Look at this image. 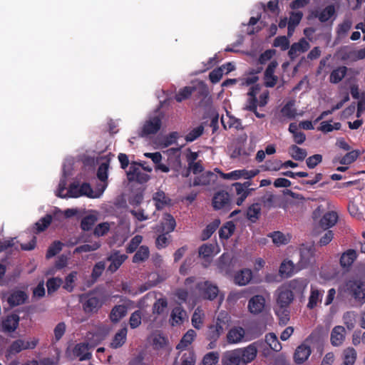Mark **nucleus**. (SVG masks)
Masks as SVG:
<instances>
[{
    "instance_id": "nucleus-1",
    "label": "nucleus",
    "mask_w": 365,
    "mask_h": 365,
    "mask_svg": "<svg viewBox=\"0 0 365 365\" xmlns=\"http://www.w3.org/2000/svg\"><path fill=\"white\" fill-rule=\"evenodd\" d=\"M346 291L356 302L361 304L365 302V282L361 279H351L346 282Z\"/></svg>"
},
{
    "instance_id": "nucleus-2",
    "label": "nucleus",
    "mask_w": 365,
    "mask_h": 365,
    "mask_svg": "<svg viewBox=\"0 0 365 365\" xmlns=\"http://www.w3.org/2000/svg\"><path fill=\"white\" fill-rule=\"evenodd\" d=\"M227 321V319L225 321L224 319L221 318L220 316H218L215 323L210 324L207 327L205 336L206 339L210 341V349L214 347V346H212V344L215 343L220 338V335L223 333Z\"/></svg>"
},
{
    "instance_id": "nucleus-3",
    "label": "nucleus",
    "mask_w": 365,
    "mask_h": 365,
    "mask_svg": "<svg viewBox=\"0 0 365 365\" xmlns=\"http://www.w3.org/2000/svg\"><path fill=\"white\" fill-rule=\"evenodd\" d=\"M196 290L200 297L210 301L216 299L219 293L218 287L208 280L197 282Z\"/></svg>"
},
{
    "instance_id": "nucleus-4",
    "label": "nucleus",
    "mask_w": 365,
    "mask_h": 365,
    "mask_svg": "<svg viewBox=\"0 0 365 365\" xmlns=\"http://www.w3.org/2000/svg\"><path fill=\"white\" fill-rule=\"evenodd\" d=\"M299 255L298 269L307 268L315 262V248L313 245H302L299 249Z\"/></svg>"
},
{
    "instance_id": "nucleus-5",
    "label": "nucleus",
    "mask_w": 365,
    "mask_h": 365,
    "mask_svg": "<svg viewBox=\"0 0 365 365\" xmlns=\"http://www.w3.org/2000/svg\"><path fill=\"white\" fill-rule=\"evenodd\" d=\"M38 343L37 339H34L31 341H25L23 339H16L14 341L11 345L7 348L6 351V357L16 355L23 350L34 349L36 348Z\"/></svg>"
},
{
    "instance_id": "nucleus-6",
    "label": "nucleus",
    "mask_w": 365,
    "mask_h": 365,
    "mask_svg": "<svg viewBox=\"0 0 365 365\" xmlns=\"http://www.w3.org/2000/svg\"><path fill=\"white\" fill-rule=\"evenodd\" d=\"M162 126V119L158 115L150 117L146 120L139 133L140 137H148L156 134Z\"/></svg>"
},
{
    "instance_id": "nucleus-7",
    "label": "nucleus",
    "mask_w": 365,
    "mask_h": 365,
    "mask_svg": "<svg viewBox=\"0 0 365 365\" xmlns=\"http://www.w3.org/2000/svg\"><path fill=\"white\" fill-rule=\"evenodd\" d=\"M83 310L87 314H93L98 312L101 308L103 303L101 299L90 293L88 294L84 299H81Z\"/></svg>"
},
{
    "instance_id": "nucleus-8",
    "label": "nucleus",
    "mask_w": 365,
    "mask_h": 365,
    "mask_svg": "<svg viewBox=\"0 0 365 365\" xmlns=\"http://www.w3.org/2000/svg\"><path fill=\"white\" fill-rule=\"evenodd\" d=\"M247 310L252 315H259L266 310V299L262 294L252 296L247 303Z\"/></svg>"
},
{
    "instance_id": "nucleus-9",
    "label": "nucleus",
    "mask_w": 365,
    "mask_h": 365,
    "mask_svg": "<svg viewBox=\"0 0 365 365\" xmlns=\"http://www.w3.org/2000/svg\"><path fill=\"white\" fill-rule=\"evenodd\" d=\"M140 164L133 162L130 164L128 171H127V178L130 182H138L139 183H145L150 179V176L142 172L140 168Z\"/></svg>"
},
{
    "instance_id": "nucleus-10",
    "label": "nucleus",
    "mask_w": 365,
    "mask_h": 365,
    "mask_svg": "<svg viewBox=\"0 0 365 365\" xmlns=\"http://www.w3.org/2000/svg\"><path fill=\"white\" fill-rule=\"evenodd\" d=\"M212 204L213 208L216 210L221 209L230 210L231 200L229 193L225 190L217 192L212 197Z\"/></svg>"
},
{
    "instance_id": "nucleus-11",
    "label": "nucleus",
    "mask_w": 365,
    "mask_h": 365,
    "mask_svg": "<svg viewBox=\"0 0 365 365\" xmlns=\"http://www.w3.org/2000/svg\"><path fill=\"white\" fill-rule=\"evenodd\" d=\"M308 283L309 282L307 279L296 278L289 281L285 286L290 290L294 297H302Z\"/></svg>"
},
{
    "instance_id": "nucleus-12",
    "label": "nucleus",
    "mask_w": 365,
    "mask_h": 365,
    "mask_svg": "<svg viewBox=\"0 0 365 365\" xmlns=\"http://www.w3.org/2000/svg\"><path fill=\"white\" fill-rule=\"evenodd\" d=\"M128 256L125 254H120V251H113L108 257L107 260L110 262L108 270L113 273L116 272L122 264L126 260Z\"/></svg>"
},
{
    "instance_id": "nucleus-13",
    "label": "nucleus",
    "mask_w": 365,
    "mask_h": 365,
    "mask_svg": "<svg viewBox=\"0 0 365 365\" xmlns=\"http://www.w3.org/2000/svg\"><path fill=\"white\" fill-rule=\"evenodd\" d=\"M312 353L311 347L306 341L299 345L294 354V361L297 364H302L306 361Z\"/></svg>"
},
{
    "instance_id": "nucleus-14",
    "label": "nucleus",
    "mask_w": 365,
    "mask_h": 365,
    "mask_svg": "<svg viewBox=\"0 0 365 365\" xmlns=\"http://www.w3.org/2000/svg\"><path fill=\"white\" fill-rule=\"evenodd\" d=\"M277 304L279 307H289L294 300V296L286 286L280 287L277 291Z\"/></svg>"
},
{
    "instance_id": "nucleus-15",
    "label": "nucleus",
    "mask_w": 365,
    "mask_h": 365,
    "mask_svg": "<svg viewBox=\"0 0 365 365\" xmlns=\"http://www.w3.org/2000/svg\"><path fill=\"white\" fill-rule=\"evenodd\" d=\"M241 361L248 364L252 361L257 356V349L255 344H250L244 349H237Z\"/></svg>"
},
{
    "instance_id": "nucleus-16",
    "label": "nucleus",
    "mask_w": 365,
    "mask_h": 365,
    "mask_svg": "<svg viewBox=\"0 0 365 365\" xmlns=\"http://www.w3.org/2000/svg\"><path fill=\"white\" fill-rule=\"evenodd\" d=\"M346 337V330L342 326H336L331 332L330 341L334 346H341Z\"/></svg>"
},
{
    "instance_id": "nucleus-17",
    "label": "nucleus",
    "mask_w": 365,
    "mask_h": 365,
    "mask_svg": "<svg viewBox=\"0 0 365 365\" xmlns=\"http://www.w3.org/2000/svg\"><path fill=\"white\" fill-rule=\"evenodd\" d=\"M336 9L334 5H328L322 11L315 10L312 12V16L317 18L321 23H325L335 15Z\"/></svg>"
},
{
    "instance_id": "nucleus-18",
    "label": "nucleus",
    "mask_w": 365,
    "mask_h": 365,
    "mask_svg": "<svg viewBox=\"0 0 365 365\" xmlns=\"http://www.w3.org/2000/svg\"><path fill=\"white\" fill-rule=\"evenodd\" d=\"M27 299L28 295L24 291L16 290L9 295L7 302L10 307H14L24 304Z\"/></svg>"
},
{
    "instance_id": "nucleus-19",
    "label": "nucleus",
    "mask_w": 365,
    "mask_h": 365,
    "mask_svg": "<svg viewBox=\"0 0 365 365\" xmlns=\"http://www.w3.org/2000/svg\"><path fill=\"white\" fill-rule=\"evenodd\" d=\"M309 47L310 45L309 42L302 38L298 42L294 43L291 46L288 51V56L292 60H293L298 56L299 52H305L309 48Z\"/></svg>"
},
{
    "instance_id": "nucleus-20",
    "label": "nucleus",
    "mask_w": 365,
    "mask_h": 365,
    "mask_svg": "<svg viewBox=\"0 0 365 365\" xmlns=\"http://www.w3.org/2000/svg\"><path fill=\"white\" fill-rule=\"evenodd\" d=\"M73 354L80 361L90 359L92 356L91 353L89 352V345L85 342L77 344L73 349Z\"/></svg>"
},
{
    "instance_id": "nucleus-21",
    "label": "nucleus",
    "mask_w": 365,
    "mask_h": 365,
    "mask_svg": "<svg viewBox=\"0 0 365 365\" xmlns=\"http://www.w3.org/2000/svg\"><path fill=\"white\" fill-rule=\"evenodd\" d=\"M19 323V317L16 314H12L6 316V317L2 321V329L5 332H13L14 331Z\"/></svg>"
},
{
    "instance_id": "nucleus-22",
    "label": "nucleus",
    "mask_w": 365,
    "mask_h": 365,
    "mask_svg": "<svg viewBox=\"0 0 365 365\" xmlns=\"http://www.w3.org/2000/svg\"><path fill=\"white\" fill-rule=\"evenodd\" d=\"M303 17V13L302 11H291L289 12V18L288 21V31L287 36L291 37L296 27L299 24Z\"/></svg>"
},
{
    "instance_id": "nucleus-23",
    "label": "nucleus",
    "mask_w": 365,
    "mask_h": 365,
    "mask_svg": "<svg viewBox=\"0 0 365 365\" xmlns=\"http://www.w3.org/2000/svg\"><path fill=\"white\" fill-rule=\"evenodd\" d=\"M109 163V160L106 162L102 163L97 170V178L103 183L99 189V190H101V193H103L108 186L107 180Z\"/></svg>"
},
{
    "instance_id": "nucleus-24",
    "label": "nucleus",
    "mask_w": 365,
    "mask_h": 365,
    "mask_svg": "<svg viewBox=\"0 0 365 365\" xmlns=\"http://www.w3.org/2000/svg\"><path fill=\"white\" fill-rule=\"evenodd\" d=\"M295 264L289 259H284L279 266V272L282 277H290L298 271Z\"/></svg>"
},
{
    "instance_id": "nucleus-25",
    "label": "nucleus",
    "mask_w": 365,
    "mask_h": 365,
    "mask_svg": "<svg viewBox=\"0 0 365 365\" xmlns=\"http://www.w3.org/2000/svg\"><path fill=\"white\" fill-rule=\"evenodd\" d=\"M241 359L238 350L226 351L222 358V365H240Z\"/></svg>"
},
{
    "instance_id": "nucleus-26",
    "label": "nucleus",
    "mask_w": 365,
    "mask_h": 365,
    "mask_svg": "<svg viewBox=\"0 0 365 365\" xmlns=\"http://www.w3.org/2000/svg\"><path fill=\"white\" fill-rule=\"evenodd\" d=\"M217 178V175L211 171H207L200 175V176H197L194 178L193 185H208L212 182H215Z\"/></svg>"
},
{
    "instance_id": "nucleus-27",
    "label": "nucleus",
    "mask_w": 365,
    "mask_h": 365,
    "mask_svg": "<svg viewBox=\"0 0 365 365\" xmlns=\"http://www.w3.org/2000/svg\"><path fill=\"white\" fill-rule=\"evenodd\" d=\"M128 312V307L124 304L115 305L110 313L109 318L113 323L118 322Z\"/></svg>"
},
{
    "instance_id": "nucleus-28",
    "label": "nucleus",
    "mask_w": 365,
    "mask_h": 365,
    "mask_svg": "<svg viewBox=\"0 0 365 365\" xmlns=\"http://www.w3.org/2000/svg\"><path fill=\"white\" fill-rule=\"evenodd\" d=\"M252 278V272L250 269H243L237 272L234 277L235 284L240 286L247 284Z\"/></svg>"
},
{
    "instance_id": "nucleus-29",
    "label": "nucleus",
    "mask_w": 365,
    "mask_h": 365,
    "mask_svg": "<svg viewBox=\"0 0 365 365\" xmlns=\"http://www.w3.org/2000/svg\"><path fill=\"white\" fill-rule=\"evenodd\" d=\"M127 328L123 327L119 329L114 335L110 346L113 349H118L121 347L126 341Z\"/></svg>"
},
{
    "instance_id": "nucleus-30",
    "label": "nucleus",
    "mask_w": 365,
    "mask_h": 365,
    "mask_svg": "<svg viewBox=\"0 0 365 365\" xmlns=\"http://www.w3.org/2000/svg\"><path fill=\"white\" fill-rule=\"evenodd\" d=\"M245 334V329L242 327H234L231 329L227 334V341L230 344L239 343L244 338Z\"/></svg>"
},
{
    "instance_id": "nucleus-31",
    "label": "nucleus",
    "mask_w": 365,
    "mask_h": 365,
    "mask_svg": "<svg viewBox=\"0 0 365 365\" xmlns=\"http://www.w3.org/2000/svg\"><path fill=\"white\" fill-rule=\"evenodd\" d=\"M338 215L336 212L330 211L324 215L320 220V226L327 230L333 227L337 222Z\"/></svg>"
},
{
    "instance_id": "nucleus-32",
    "label": "nucleus",
    "mask_w": 365,
    "mask_h": 365,
    "mask_svg": "<svg viewBox=\"0 0 365 365\" xmlns=\"http://www.w3.org/2000/svg\"><path fill=\"white\" fill-rule=\"evenodd\" d=\"M348 68L345 66H341L334 68L330 73L329 82L337 84L345 77Z\"/></svg>"
},
{
    "instance_id": "nucleus-33",
    "label": "nucleus",
    "mask_w": 365,
    "mask_h": 365,
    "mask_svg": "<svg viewBox=\"0 0 365 365\" xmlns=\"http://www.w3.org/2000/svg\"><path fill=\"white\" fill-rule=\"evenodd\" d=\"M215 171L219 173L223 179L237 180L240 178H244L247 180V170L245 169L236 170L228 173L221 172L219 168H215Z\"/></svg>"
},
{
    "instance_id": "nucleus-34",
    "label": "nucleus",
    "mask_w": 365,
    "mask_h": 365,
    "mask_svg": "<svg viewBox=\"0 0 365 365\" xmlns=\"http://www.w3.org/2000/svg\"><path fill=\"white\" fill-rule=\"evenodd\" d=\"M196 336V332L193 329H189L182 337L176 346L177 349L184 350L192 344Z\"/></svg>"
},
{
    "instance_id": "nucleus-35",
    "label": "nucleus",
    "mask_w": 365,
    "mask_h": 365,
    "mask_svg": "<svg viewBox=\"0 0 365 365\" xmlns=\"http://www.w3.org/2000/svg\"><path fill=\"white\" fill-rule=\"evenodd\" d=\"M170 317L173 321V325L181 324L187 317V313L182 307L179 305L173 308Z\"/></svg>"
},
{
    "instance_id": "nucleus-36",
    "label": "nucleus",
    "mask_w": 365,
    "mask_h": 365,
    "mask_svg": "<svg viewBox=\"0 0 365 365\" xmlns=\"http://www.w3.org/2000/svg\"><path fill=\"white\" fill-rule=\"evenodd\" d=\"M153 199L155 202V207L158 210L163 209L166 205H169L170 202V200L162 190L156 192L154 194Z\"/></svg>"
},
{
    "instance_id": "nucleus-37",
    "label": "nucleus",
    "mask_w": 365,
    "mask_h": 365,
    "mask_svg": "<svg viewBox=\"0 0 365 365\" xmlns=\"http://www.w3.org/2000/svg\"><path fill=\"white\" fill-rule=\"evenodd\" d=\"M357 257L356 252L354 250H348L343 253L340 258V264L343 267H349Z\"/></svg>"
},
{
    "instance_id": "nucleus-38",
    "label": "nucleus",
    "mask_w": 365,
    "mask_h": 365,
    "mask_svg": "<svg viewBox=\"0 0 365 365\" xmlns=\"http://www.w3.org/2000/svg\"><path fill=\"white\" fill-rule=\"evenodd\" d=\"M233 186L235 188L236 194L239 196L237 199L236 204L237 205H241L245 200L250 195V192L254 189H245L243 185L240 182H235L233 184Z\"/></svg>"
},
{
    "instance_id": "nucleus-39",
    "label": "nucleus",
    "mask_w": 365,
    "mask_h": 365,
    "mask_svg": "<svg viewBox=\"0 0 365 365\" xmlns=\"http://www.w3.org/2000/svg\"><path fill=\"white\" fill-rule=\"evenodd\" d=\"M227 120L226 121L224 117L221 118V123L225 129L235 128L236 130H242L241 120L233 116L227 115Z\"/></svg>"
},
{
    "instance_id": "nucleus-40",
    "label": "nucleus",
    "mask_w": 365,
    "mask_h": 365,
    "mask_svg": "<svg viewBox=\"0 0 365 365\" xmlns=\"http://www.w3.org/2000/svg\"><path fill=\"white\" fill-rule=\"evenodd\" d=\"M164 221L162 222V232H166V234H169L173 232L176 226V222L175 218L169 213H166L163 217Z\"/></svg>"
},
{
    "instance_id": "nucleus-41",
    "label": "nucleus",
    "mask_w": 365,
    "mask_h": 365,
    "mask_svg": "<svg viewBox=\"0 0 365 365\" xmlns=\"http://www.w3.org/2000/svg\"><path fill=\"white\" fill-rule=\"evenodd\" d=\"M150 257L149 248L145 245L140 246L133 257V263H140L146 261Z\"/></svg>"
},
{
    "instance_id": "nucleus-42",
    "label": "nucleus",
    "mask_w": 365,
    "mask_h": 365,
    "mask_svg": "<svg viewBox=\"0 0 365 365\" xmlns=\"http://www.w3.org/2000/svg\"><path fill=\"white\" fill-rule=\"evenodd\" d=\"M363 152L359 150H350L339 160V162L341 165H350L355 162Z\"/></svg>"
},
{
    "instance_id": "nucleus-43",
    "label": "nucleus",
    "mask_w": 365,
    "mask_h": 365,
    "mask_svg": "<svg viewBox=\"0 0 365 365\" xmlns=\"http://www.w3.org/2000/svg\"><path fill=\"white\" fill-rule=\"evenodd\" d=\"M289 153L294 160L299 161L304 160L307 155L305 149L301 148L296 145H292L289 148Z\"/></svg>"
},
{
    "instance_id": "nucleus-44",
    "label": "nucleus",
    "mask_w": 365,
    "mask_h": 365,
    "mask_svg": "<svg viewBox=\"0 0 365 365\" xmlns=\"http://www.w3.org/2000/svg\"><path fill=\"white\" fill-rule=\"evenodd\" d=\"M220 225V220L219 219L214 220L212 222L209 223L206 227L202 230L201 235L202 240H207L216 231Z\"/></svg>"
},
{
    "instance_id": "nucleus-45",
    "label": "nucleus",
    "mask_w": 365,
    "mask_h": 365,
    "mask_svg": "<svg viewBox=\"0 0 365 365\" xmlns=\"http://www.w3.org/2000/svg\"><path fill=\"white\" fill-rule=\"evenodd\" d=\"M276 315L279 318V324L286 325L289 321V307H279L274 310Z\"/></svg>"
},
{
    "instance_id": "nucleus-46",
    "label": "nucleus",
    "mask_w": 365,
    "mask_h": 365,
    "mask_svg": "<svg viewBox=\"0 0 365 365\" xmlns=\"http://www.w3.org/2000/svg\"><path fill=\"white\" fill-rule=\"evenodd\" d=\"M235 230V225L232 221L227 222L219 230L220 239L227 240L232 236Z\"/></svg>"
},
{
    "instance_id": "nucleus-47",
    "label": "nucleus",
    "mask_w": 365,
    "mask_h": 365,
    "mask_svg": "<svg viewBox=\"0 0 365 365\" xmlns=\"http://www.w3.org/2000/svg\"><path fill=\"white\" fill-rule=\"evenodd\" d=\"M356 351L353 347H348L343 351L344 365H354L356 359Z\"/></svg>"
},
{
    "instance_id": "nucleus-48",
    "label": "nucleus",
    "mask_w": 365,
    "mask_h": 365,
    "mask_svg": "<svg viewBox=\"0 0 365 365\" xmlns=\"http://www.w3.org/2000/svg\"><path fill=\"white\" fill-rule=\"evenodd\" d=\"M265 341L269 348L274 351H279L282 349L281 343L279 341L276 334L272 332L266 334Z\"/></svg>"
},
{
    "instance_id": "nucleus-49",
    "label": "nucleus",
    "mask_w": 365,
    "mask_h": 365,
    "mask_svg": "<svg viewBox=\"0 0 365 365\" xmlns=\"http://www.w3.org/2000/svg\"><path fill=\"white\" fill-rule=\"evenodd\" d=\"M283 116L294 119L297 115V110L294 108V101H288L281 109Z\"/></svg>"
},
{
    "instance_id": "nucleus-50",
    "label": "nucleus",
    "mask_w": 365,
    "mask_h": 365,
    "mask_svg": "<svg viewBox=\"0 0 365 365\" xmlns=\"http://www.w3.org/2000/svg\"><path fill=\"white\" fill-rule=\"evenodd\" d=\"M51 221L52 216L48 214L41 218L35 223L36 232L39 233L44 231L50 225Z\"/></svg>"
},
{
    "instance_id": "nucleus-51",
    "label": "nucleus",
    "mask_w": 365,
    "mask_h": 365,
    "mask_svg": "<svg viewBox=\"0 0 365 365\" xmlns=\"http://www.w3.org/2000/svg\"><path fill=\"white\" fill-rule=\"evenodd\" d=\"M195 90V88L194 87L185 86L176 93L175 99L177 102H182V101L189 98Z\"/></svg>"
},
{
    "instance_id": "nucleus-52",
    "label": "nucleus",
    "mask_w": 365,
    "mask_h": 365,
    "mask_svg": "<svg viewBox=\"0 0 365 365\" xmlns=\"http://www.w3.org/2000/svg\"><path fill=\"white\" fill-rule=\"evenodd\" d=\"M97 221V217L93 215H88L84 217L81 222V228L83 231H89L91 230L96 222Z\"/></svg>"
},
{
    "instance_id": "nucleus-53",
    "label": "nucleus",
    "mask_w": 365,
    "mask_h": 365,
    "mask_svg": "<svg viewBox=\"0 0 365 365\" xmlns=\"http://www.w3.org/2000/svg\"><path fill=\"white\" fill-rule=\"evenodd\" d=\"M63 244L60 241H54L48 248L46 257L50 259L58 254L63 248Z\"/></svg>"
},
{
    "instance_id": "nucleus-54",
    "label": "nucleus",
    "mask_w": 365,
    "mask_h": 365,
    "mask_svg": "<svg viewBox=\"0 0 365 365\" xmlns=\"http://www.w3.org/2000/svg\"><path fill=\"white\" fill-rule=\"evenodd\" d=\"M63 284L62 279L59 277H51L46 282L47 291L48 294L56 292Z\"/></svg>"
},
{
    "instance_id": "nucleus-55",
    "label": "nucleus",
    "mask_w": 365,
    "mask_h": 365,
    "mask_svg": "<svg viewBox=\"0 0 365 365\" xmlns=\"http://www.w3.org/2000/svg\"><path fill=\"white\" fill-rule=\"evenodd\" d=\"M66 330V325L63 322L58 323L53 329L54 337L52 339V344L58 342L65 334Z\"/></svg>"
},
{
    "instance_id": "nucleus-56",
    "label": "nucleus",
    "mask_w": 365,
    "mask_h": 365,
    "mask_svg": "<svg viewBox=\"0 0 365 365\" xmlns=\"http://www.w3.org/2000/svg\"><path fill=\"white\" fill-rule=\"evenodd\" d=\"M204 132V127L202 125L193 128L185 137L186 142L190 143L195 140L202 135Z\"/></svg>"
},
{
    "instance_id": "nucleus-57",
    "label": "nucleus",
    "mask_w": 365,
    "mask_h": 365,
    "mask_svg": "<svg viewBox=\"0 0 365 365\" xmlns=\"http://www.w3.org/2000/svg\"><path fill=\"white\" fill-rule=\"evenodd\" d=\"M260 215V207L258 204L251 205L247 211V217L252 222L258 220Z\"/></svg>"
},
{
    "instance_id": "nucleus-58",
    "label": "nucleus",
    "mask_w": 365,
    "mask_h": 365,
    "mask_svg": "<svg viewBox=\"0 0 365 365\" xmlns=\"http://www.w3.org/2000/svg\"><path fill=\"white\" fill-rule=\"evenodd\" d=\"M268 236L272 239V242L277 245H286L289 242L286 236L279 231L270 233Z\"/></svg>"
},
{
    "instance_id": "nucleus-59",
    "label": "nucleus",
    "mask_w": 365,
    "mask_h": 365,
    "mask_svg": "<svg viewBox=\"0 0 365 365\" xmlns=\"http://www.w3.org/2000/svg\"><path fill=\"white\" fill-rule=\"evenodd\" d=\"M143 237L141 235H137L134 236L129 243L128 244L126 247V252L127 253H133L134 252L138 247H139L140 244L142 242Z\"/></svg>"
},
{
    "instance_id": "nucleus-60",
    "label": "nucleus",
    "mask_w": 365,
    "mask_h": 365,
    "mask_svg": "<svg viewBox=\"0 0 365 365\" xmlns=\"http://www.w3.org/2000/svg\"><path fill=\"white\" fill-rule=\"evenodd\" d=\"M77 272H71L70 274H68L66 278L64 284L63 285V288L66 289L68 292H71L73 290L74 288V282L76 278Z\"/></svg>"
},
{
    "instance_id": "nucleus-61",
    "label": "nucleus",
    "mask_w": 365,
    "mask_h": 365,
    "mask_svg": "<svg viewBox=\"0 0 365 365\" xmlns=\"http://www.w3.org/2000/svg\"><path fill=\"white\" fill-rule=\"evenodd\" d=\"M322 297V294L318 289H312L307 307L309 309L314 308Z\"/></svg>"
},
{
    "instance_id": "nucleus-62",
    "label": "nucleus",
    "mask_w": 365,
    "mask_h": 365,
    "mask_svg": "<svg viewBox=\"0 0 365 365\" xmlns=\"http://www.w3.org/2000/svg\"><path fill=\"white\" fill-rule=\"evenodd\" d=\"M142 314L140 310H136L131 314L129 319V324L131 329L138 327L141 324Z\"/></svg>"
},
{
    "instance_id": "nucleus-63",
    "label": "nucleus",
    "mask_w": 365,
    "mask_h": 365,
    "mask_svg": "<svg viewBox=\"0 0 365 365\" xmlns=\"http://www.w3.org/2000/svg\"><path fill=\"white\" fill-rule=\"evenodd\" d=\"M287 37L285 36H277L273 43V46L274 47H280L282 51H286L289 48V41Z\"/></svg>"
},
{
    "instance_id": "nucleus-64",
    "label": "nucleus",
    "mask_w": 365,
    "mask_h": 365,
    "mask_svg": "<svg viewBox=\"0 0 365 365\" xmlns=\"http://www.w3.org/2000/svg\"><path fill=\"white\" fill-rule=\"evenodd\" d=\"M356 314L353 312H346L343 316L344 324L349 330H351L355 327Z\"/></svg>"
}]
</instances>
